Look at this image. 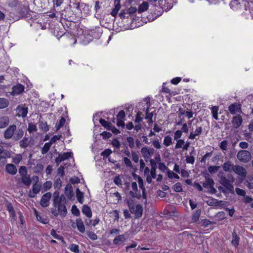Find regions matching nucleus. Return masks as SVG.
<instances>
[{
  "label": "nucleus",
  "instance_id": "nucleus-1",
  "mask_svg": "<svg viewBox=\"0 0 253 253\" xmlns=\"http://www.w3.org/2000/svg\"><path fill=\"white\" fill-rule=\"evenodd\" d=\"M237 159L241 162L246 163L252 159L251 153L247 150H240L237 154Z\"/></svg>",
  "mask_w": 253,
  "mask_h": 253
},
{
  "label": "nucleus",
  "instance_id": "nucleus-2",
  "mask_svg": "<svg viewBox=\"0 0 253 253\" xmlns=\"http://www.w3.org/2000/svg\"><path fill=\"white\" fill-rule=\"evenodd\" d=\"M16 130V126L15 125L10 126L4 132V137L5 139L11 138L14 135V132Z\"/></svg>",
  "mask_w": 253,
  "mask_h": 253
},
{
  "label": "nucleus",
  "instance_id": "nucleus-3",
  "mask_svg": "<svg viewBox=\"0 0 253 253\" xmlns=\"http://www.w3.org/2000/svg\"><path fill=\"white\" fill-rule=\"evenodd\" d=\"M51 197V194L50 192H47L44 194L42 197L40 204L42 207L45 208L49 205V201Z\"/></svg>",
  "mask_w": 253,
  "mask_h": 253
},
{
  "label": "nucleus",
  "instance_id": "nucleus-4",
  "mask_svg": "<svg viewBox=\"0 0 253 253\" xmlns=\"http://www.w3.org/2000/svg\"><path fill=\"white\" fill-rule=\"evenodd\" d=\"M233 171L239 175L245 177L247 175V172L246 169L242 166L235 165L233 169Z\"/></svg>",
  "mask_w": 253,
  "mask_h": 253
},
{
  "label": "nucleus",
  "instance_id": "nucleus-5",
  "mask_svg": "<svg viewBox=\"0 0 253 253\" xmlns=\"http://www.w3.org/2000/svg\"><path fill=\"white\" fill-rule=\"evenodd\" d=\"M72 14V11L70 8H67L66 9L62 11L61 17L62 19H64L68 21H71Z\"/></svg>",
  "mask_w": 253,
  "mask_h": 253
},
{
  "label": "nucleus",
  "instance_id": "nucleus-6",
  "mask_svg": "<svg viewBox=\"0 0 253 253\" xmlns=\"http://www.w3.org/2000/svg\"><path fill=\"white\" fill-rule=\"evenodd\" d=\"M11 156L10 153L7 151H3L0 153V166L5 165L6 162V158H10Z\"/></svg>",
  "mask_w": 253,
  "mask_h": 253
},
{
  "label": "nucleus",
  "instance_id": "nucleus-7",
  "mask_svg": "<svg viewBox=\"0 0 253 253\" xmlns=\"http://www.w3.org/2000/svg\"><path fill=\"white\" fill-rule=\"evenodd\" d=\"M65 194L69 200H72L74 197V193L71 184L68 183L66 185L65 188Z\"/></svg>",
  "mask_w": 253,
  "mask_h": 253
},
{
  "label": "nucleus",
  "instance_id": "nucleus-8",
  "mask_svg": "<svg viewBox=\"0 0 253 253\" xmlns=\"http://www.w3.org/2000/svg\"><path fill=\"white\" fill-rule=\"evenodd\" d=\"M57 210L60 216L65 217L67 213V210L65 204H57Z\"/></svg>",
  "mask_w": 253,
  "mask_h": 253
},
{
  "label": "nucleus",
  "instance_id": "nucleus-9",
  "mask_svg": "<svg viewBox=\"0 0 253 253\" xmlns=\"http://www.w3.org/2000/svg\"><path fill=\"white\" fill-rule=\"evenodd\" d=\"M6 210L9 213L10 216L14 220H15L16 219V215L12 204L10 202H7L6 203Z\"/></svg>",
  "mask_w": 253,
  "mask_h": 253
},
{
  "label": "nucleus",
  "instance_id": "nucleus-10",
  "mask_svg": "<svg viewBox=\"0 0 253 253\" xmlns=\"http://www.w3.org/2000/svg\"><path fill=\"white\" fill-rule=\"evenodd\" d=\"M24 89V86L21 84H18L12 87V90L11 94L13 95L19 94L22 93Z\"/></svg>",
  "mask_w": 253,
  "mask_h": 253
},
{
  "label": "nucleus",
  "instance_id": "nucleus-11",
  "mask_svg": "<svg viewBox=\"0 0 253 253\" xmlns=\"http://www.w3.org/2000/svg\"><path fill=\"white\" fill-rule=\"evenodd\" d=\"M5 171L9 174L15 175L17 171L16 166L12 164H8L5 166Z\"/></svg>",
  "mask_w": 253,
  "mask_h": 253
},
{
  "label": "nucleus",
  "instance_id": "nucleus-12",
  "mask_svg": "<svg viewBox=\"0 0 253 253\" xmlns=\"http://www.w3.org/2000/svg\"><path fill=\"white\" fill-rule=\"evenodd\" d=\"M242 122V117L240 115H238L233 118L232 123L234 127L237 128L241 125Z\"/></svg>",
  "mask_w": 253,
  "mask_h": 253
},
{
  "label": "nucleus",
  "instance_id": "nucleus-13",
  "mask_svg": "<svg viewBox=\"0 0 253 253\" xmlns=\"http://www.w3.org/2000/svg\"><path fill=\"white\" fill-rule=\"evenodd\" d=\"M16 111H17L19 116H22L23 118H24L27 115L28 107L18 105L16 108Z\"/></svg>",
  "mask_w": 253,
  "mask_h": 253
},
{
  "label": "nucleus",
  "instance_id": "nucleus-14",
  "mask_svg": "<svg viewBox=\"0 0 253 253\" xmlns=\"http://www.w3.org/2000/svg\"><path fill=\"white\" fill-rule=\"evenodd\" d=\"M234 166H235V165H234L230 161H228L224 163L222 166V168L224 171L230 172L232 170L233 171Z\"/></svg>",
  "mask_w": 253,
  "mask_h": 253
},
{
  "label": "nucleus",
  "instance_id": "nucleus-15",
  "mask_svg": "<svg viewBox=\"0 0 253 253\" xmlns=\"http://www.w3.org/2000/svg\"><path fill=\"white\" fill-rule=\"evenodd\" d=\"M150 162L151 165V174L153 178H155L156 177V170L157 167L156 163L153 159H151Z\"/></svg>",
  "mask_w": 253,
  "mask_h": 253
},
{
  "label": "nucleus",
  "instance_id": "nucleus-16",
  "mask_svg": "<svg viewBox=\"0 0 253 253\" xmlns=\"http://www.w3.org/2000/svg\"><path fill=\"white\" fill-rule=\"evenodd\" d=\"M240 237L237 235L235 230L232 232V240L231 241L232 244L237 248L239 244Z\"/></svg>",
  "mask_w": 253,
  "mask_h": 253
},
{
  "label": "nucleus",
  "instance_id": "nucleus-17",
  "mask_svg": "<svg viewBox=\"0 0 253 253\" xmlns=\"http://www.w3.org/2000/svg\"><path fill=\"white\" fill-rule=\"evenodd\" d=\"M82 211L83 214H85L87 217L92 216V211L89 207L87 205H84L82 209Z\"/></svg>",
  "mask_w": 253,
  "mask_h": 253
},
{
  "label": "nucleus",
  "instance_id": "nucleus-18",
  "mask_svg": "<svg viewBox=\"0 0 253 253\" xmlns=\"http://www.w3.org/2000/svg\"><path fill=\"white\" fill-rule=\"evenodd\" d=\"M143 212V208L142 206L138 204L135 207V218H139L142 216Z\"/></svg>",
  "mask_w": 253,
  "mask_h": 253
},
{
  "label": "nucleus",
  "instance_id": "nucleus-19",
  "mask_svg": "<svg viewBox=\"0 0 253 253\" xmlns=\"http://www.w3.org/2000/svg\"><path fill=\"white\" fill-rule=\"evenodd\" d=\"M76 221L79 231L82 233H84L85 232V227L82 220L81 218H77Z\"/></svg>",
  "mask_w": 253,
  "mask_h": 253
},
{
  "label": "nucleus",
  "instance_id": "nucleus-20",
  "mask_svg": "<svg viewBox=\"0 0 253 253\" xmlns=\"http://www.w3.org/2000/svg\"><path fill=\"white\" fill-rule=\"evenodd\" d=\"M9 118L7 116L1 117L0 118V128L6 127L9 124Z\"/></svg>",
  "mask_w": 253,
  "mask_h": 253
},
{
  "label": "nucleus",
  "instance_id": "nucleus-21",
  "mask_svg": "<svg viewBox=\"0 0 253 253\" xmlns=\"http://www.w3.org/2000/svg\"><path fill=\"white\" fill-rule=\"evenodd\" d=\"M149 7V3L147 1H144L141 4L138 9V12L140 13L146 11Z\"/></svg>",
  "mask_w": 253,
  "mask_h": 253
},
{
  "label": "nucleus",
  "instance_id": "nucleus-22",
  "mask_svg": "<svg viewBox=\"0 0 253 253\" xmlns=\"http://www.w3.org/2000/svg\"><path fill=\"white\" fill-rule=\"evenodd\" d=\"M126 239L125 238L124 235H120L116 236L113 240V243L115 245H120L122 243H123L124 241H125Z\"/></svg>",
  "mask_w": 253,
  "mask_h": 253
},
{
  "label": "nucleus",
  "instance_id": "nucleus-23",
  "mask_svg": "<svg viewBox=\"0 0 253 253\" xmlns=\"http://www.w3.org/2000/svg\"><path fill=\"white\" fill-rule=\"evenodd\" d=\"M9 105V100L5 98H0V109L6 108Z\"/></svg>",
  "mask_w": 253,
  "mask_h": 253
},
{
  "label": "nucleus",
  "instance_id": "nucleus-24",
  "mask_svg": "<svg viewBox=\"0 0 253 253\" xmlns=\"http://www.w3.org/2000/svg\"><path fill=\"white\" fill-rule=\"evenodd\" d=\"M76 195L78 202L82 204L84 202V193L81 192L78 188L76 189Z\"/></svg>",
  "mask_w": 253,
  "mask_h": 253
},
{
  "label": "nucleus",
  "instance_id": "nucleus-25",
  "mask_svg": "<svg viewBox=\"0 0 253 253\" xmlns=\"http://www.w3.org/2000/svg\"><path fill=\"white\" fill-rule=\"evenodd\" d=\"M23 130L22 129H18L14 135L13 139L16 141L18 140L23 137Z\"/></svg>",
  "mask_w": 253,
  "mask_h": 253
},
{
  "label": "nucleus",
  "instance_id": "nucleus-26",
  "mask_svg": "<svg viewBox=\"0 0 253 253\" xmlns=\"http://www.w3.org/2000/svg\"><path fill=\"white\" fill-rule=\"evenodd\" d=\"M21 181L26 186H30L32 182V180L29 175H26L25 176H22Z\"/></svg>",
  "mask_w": 253,
  "mask_h": 253
},
{
  "label": "nucleus",
  "instance_id": "nucleus-27",
  "mask_svg": "<svg viewBox=\"0 0 253 253\" xmlns=\"http://www.w3.org/2000/svg\"><path fill=\"white\" fill-rule=\"evenodd\" d=\"M39 128L44 132H47L49 130L48 126L46 122L40 121L39 122Z\"/></svg>",
  "mask_w": 253,
  "mask_h": 253
},
{
  "label": "nucleus",
  "instance_id": "nucleus-28",
  "mask_svg": "<svg viewBox=\"0 0 253 253\" xmlns=\"http://www.w3.org/2000/svg\"><path fill=\"white\" fill-rule=\"evenodd\" d=\"M99 123L103 126L106 128L107 130H109L111 126H112L110 122H107L102 118L99 120Z\"/></svg>",
  "mask_w": 253,
  "mask_h": 253
},
{
  "label": "nucleus",
  "instance_id": "nucleus-29",
  "mask_svg": "<svg viewBox=\"0 0 253 253\" xmlns=\"http://www.w3.org/2000/svg\"><path fill=\"white\" fill-rule=\"evenodd\" d=\"M20 146L22 148H25L29 145L28 137H24L22 140L19 142Z\"/></svg>",
  "mask_w": 253,
  "mask_h": 253
},
{
  "label": "nucleus",
  "instance_id": "nucleus-30",
  "mask_svg": "<svg viewBox=\"0 0 253 253\" xmlns=\"http://www.w3.org/2000/svg\"><path fill=\"white\" fill-rule=\"evenodd\" d=\"M201 213V210H198L193 215L192 220L193 222H197L199 220V217Z\"/></svg>",
  "mask_w": 253,
  "mask_h": 253
},
{
  "label": "nucleus",
  "instance_id": "nucleus-31",
  "mask_svg": "<svg viewBox=\"0 0 253 253\" xmlns=\"http://www.w3.org/2000/svg\"><path fill=\"white\" fill-rule=\"evenodd\" d=\"M51 143L50 142H47V143H45L43 146V147L42 148V154H46L49 150L50 149V147H51Z\"/></svg>",
  "mask_w": 253,
  "mask_h": 253
},
{
  "label": "nucleus",
  "instance_id": "nucleus-32",
  "mask_svg": "<svg viewBox=\"0 0 253 253\" xmlns=\"http://www.w3.org/2000/svg\"><path fill=\"white\" fill-rule=\"evenodd\" d=\"M72 155V152L64 153L63 154H59V157L61 158V160H62L63 161L67 160L70 157H71Z\"/></svg>",
  "mask_w": 253,
  "mask_h": 253
},
{
  "label": "nucleus",
  "instance_id": "nucleus-33",
  "mask_svg": "<svg viewBox=\"0 0 253 253\" xmlns=\"http://www.w3.org/2000/svg\"><path fill=\"white\" fill-rule=\"evenodd\" d=\"M220 167L218 166H211L208 168V170L211 174H214L217 172Z\"/></svg>",
  "mask_w": 253,
  "mask_h": 253
},
{
  "label": "nucleus",
  "instance_id": "nucleus-34",
  "mask_svg": "<svg viewBox=\"0 0 253 253\" xmlns=\"http://www.w3.org/2000/svg\"><path fill=\"white\" fill-rule=\"evenodd\" d=\"M211 184H214V181L212 178H207L206 182L203 183V186L205 188H209Z\"/></svg>",
  "mask_w": 253,
  "mask_h": 253
},
{
  "label": "nucleus",
  "instance_id": "nucleus-35",
  "mask_svg": "<svg viewBox=\"0 0 253 253\" xmlns=\"http://www.w3.org/2000/svg\"><path fill=\"white\" fill-rule=\"evenodd\" d=\"M237 104L236 103H233L231 104L228 107V110L232 114H235L236 111L237 109Z\"/></svg>",
  "mask_w": 253,
  "mask_h": 253
},
{
  "label": "nucleus",
  "instance_id": "nucleus-36",
  "mask_svg": "<svg viewBox=\"0 0 253 253\" xmlns=\"http://www.w3.org/2000/svg\"><path fill=\"white\" fill-rule=\"evenodd\" d=\"M141 152L145 159L149 158L148 148L147 146L143 147Z\"/></svg>",
  "mask_w": 253,
  "mask_h": 253
},
{
  "label": "nucleus",
  "instance_id": "nucleus-37",
  "mask_svg": "<svg viewBox=\"0 0 253 253\" xmlns=\"http://www.w3.org/2000/svg\"><path fill=\"white\" fill-rule=\"evenodd\" d=\"M211 111H212V117L215 120H218V116H217V112L218 111V106H213L211 108Z\"/></svg>",
  "mask_w": 253,
  "mask_h": 253
},
{
  "label": "nucleus",
  "instance_id": "nucleus-38",
  "mask_svg": "<svg viewBox=\"0 0 253 253\" xmlns=\"http://www.w3.org/2000/svg\"><path fill=\"white\" fill-rule=\"evenodd\" d=\"M53 205L55 207L57 206V200H58L59 197V192L58 191H55L53 193Z\"/></svg>",
  "mask_w": 253,
  "mask_h": 253
},
{
  "label": "nucleus",
  "instance_id": "nucleus-39",
  "mask_svg": "<svg viewBox=\"0 0 253 253\" xmlns=\"http://www.w3.org/2000/svg\"><path fill=\"white\" fill-rule=\"evenodd\" d=\"M172 143V138L169 136H166L164 140V144L166 146H169Z\"/></svg>",
  "mask_w": 253,
  "mask_h": 253
},
{
  "label": "nucleus",
  "instance_id": "nucleus-40",
  "mask_svg": "<svg viewBox=\"0 0 253 253\" xmlns=\"http://www.w3.org/2000/svg\"><path fill=\"white\" fill-rule=\"evenodd\" d=\"M19 173L21 176H24L27 174V169L25 166H21L19 169Z\"/></svg>",
  "mask_w": 253,
  "mask_h": 253
},
{
  "label": "nucleus",
  "instance_id": "nucleus-41",
  "mask_svg": "<svg viewBox=\"0 0 253 253\" xmlns=\"http://www.w3.org/2000/svg\"><path fill=\"white\" fill-rule=\"evenodd\" d=\"M41 186L40 184H38L37 183H35L33 185L32 191L33 193L37 194H38L41 190Z\"/></svg>",
  "mask_w": 253,
  "mask_h": 253
},
{
  "label": "nucleus",
  "instance_id": "nucleus-42",
  "mask_svg": "<svg viewBox=\"0 0 253 253\" xmlns=\"http://www.w3.org/2000/svg\"><path fill=\"white\" fill-rule=\"evenodd\" d=\"M69 249L72 252L75 253H79V246L76 244H72L70 247Z\"/></svg>",
  "mask_w": 253,
  "mask_h": 253
},
{
  "label": "nucleus",
  "instance_id": "nucleus-43",
  "mask_svg": "<svg viewBox=\"0 0 253 253\" xmlns=\"http://www.w3.org/2000/svg\"><path fill=\"white\" fill-rule=\"evenodd\" d=\"M174 190L176 192H181L182 191L181 184L180 182H177L173 186Z\"/></svg>",
  "mask_w": 253,
  "mask_h": 253
},
{
  "label": "nucleus",
  "instance_id": "nucleus-44",
  "mask_svg": "<svg viewBox=\"0 0 253 253\" xmlns=\"http://www.w3.org/2000/svg\"><path fill=\"white\" fill-rule=\"evenodd\" d=\"M28 130L29 132H35L37 130L36 126L31 123L29 124Z\"/></svg>",
  "mask_w": 253,
  "mask_h": 253
},
{
  "label": "nucleus",
  "instance_id": "nucleus-45",
  "mask_svg": "<svg viewBox=\"0 0 253 253\" xmlns=\"http://www.w3.org/2000/svg\"><path fill=\"white\" fill-rule=\"evenodd\" d=\"M225 189H226L227 194L229 193L232 194H234V186L231 183L226 186Z\"/></svg>",
  "mask_w": 253,
  "mask_h": 253
},
{
  "label": "nucleus",
  "instance_id": "nucleus-46",
  "mask_svg": "<svg viewBox=\"0 0 253 253\" xmlns=\"http://www.w3.org/2000/svg\"><path fill=\"white\" fill-rule=\"evenodd\" d=\"M50 234L55 239L58 240H62L63 237L60 235L56 234V232L54 229H51L50 231Z\"/></svg>",
  "mask_w": 253,
  "mask_h": 253
},
{
  "label": "nucleus",
  "instance_id": "nucleus-47",
  "mask_svg": "<svg viewBox=\"0 0 253 253\" xmlns=\"http://www.w3.org/2000/svg\"><path fill=\"white\" fill-rule=\"evenodd\" d=\"M43 169V166L42 164H38L35 167V172L37 173H41Z\"/></svg>",
  "mask_w": 253,
  "mask_h": 253
},
{
  "label": "nucleus",
  "instance_id": "nucleus-48",
  "mask_svg": "<svg viewBox=\"0 0 253 253\" xmlns=\"http://www.w3.org/2000/svg\"><path fill=\"white\" fill-rule=\"evenodd\" d=\"M72 213L76 216H79L80 215V211L77 208L76 205H73L72 207Z\"/></svg>",
  "mask_w": 253,
  "mask_h": 253
},
{
  "label": "nucleus",
  "instance_id": "nucleus-49",
  "mask_svg": "<svg viewBox=\"0 0 253 253\" xmlns=\"http://www.w3.org/2000/svg\"><path fill=\"white\" fill-rule=\"evenodd\" d=\"M86 233L88 237L92 240H95L97 239V236L94 232L88 231Z\"/></svg>",
  "mask_w": 253,
  "mask_h": 253
},
{
  "label": "nucleus",
  "instance_id": "nucleus-50",
  "mask_svg": "<svg viewBox=\"0 0 253 253\" xmlns=\"http://www.w3.org/2000/svg\"><path fill=\"white\" fill-rule=\"evenodd\" d=\"M235 191H236L237 194L239 196H241L244 197L246 196V192L244 190H243L239 188H236Z\"/></svg>",
  "mask_w": 253,
  "mask_h": 253
},
{
  "label": "nucleus",
  "instance_id": "nucleus-51",
  "mask_svg": "<svg viewBox=\"0 0 253 253\" xmlns=\"http://www.w3.org/2000/svg\"><path fill=\"white\" fill-rule=\"evenodd\" d=\"M126 140L127 142L128 143V145L129 147L131 148H133L134 147V143L133 137L131 136L127 137L126 138Z\"/></svg>",
  "mask_w": 253,
  "mask_h": 253
},
{
  "label": "nucleus",
  "instance_id": "nucleus-52",
  "mask_svg": "<svg viewBox=\"0 0 253 253\" xmlns=\"http://www.w3.org/2000/svg\"><path fill=\"white\" fill-rule=\"evenodd\" d=\"M112 152L111 150L107 149L101 152V156L103 157L107 158L112 153Z\"/></svg>",
  "mask_w": 253,
  "mask_h": 253
},
{
  "label": "nucleus",
  "instance_id": "nucleus-53",
  "mask_svg": "<svg viewBox=\"0 0 253 253\" xmlns=\"http://www.w3.org/2000/svg\"><path fill=\"white\" fill-rule=\"evenodd\" d=\"M101 135L102 136L103 139H108V138L111 137L112 136V134L111 133H110L109 132L104 131L102 133H101Z\"/></svg>",
  "mask_w": 253,
  "mask_h": 253
},
{
  "label": "nucleus",
  "instance_id": "nucleus-54",
  "mask_svg": "<svg viewBox=\"0 0 253 253\" xmlns=\"http://www.w3.org/2000/svg\"><path fill=\"white\" fill-rule=\"evenodd\" d=\"M228 142L227 140L222 141L219 145L220 148L222 150H226L227 149Z\"/></svg>",
  "mask_w": 253,
  "mask_h": 253
},
{
  "label": "nucleus",
  "instance_id": "nucleus-55",
  "mask_svg": "<svg viewBox=\"0 0 253 253\" xmlns=\"http://www.w3.org/2000/svg\"><path fill=\"white\" fill-rule=\"evenodd\" d=\"M216 203L217 206H220L222 208H225L228 205V202L224 201H217Z\"/></svg>",
  "mask_w": 253,
  "mask_h": 253
},
{
  "label": "nucleus",
  "instance_id": "nucleus-56",
  "mask_svg": "<svg viewBox=\"0 0 253 253\" xmlns=\"http://www.w3.org/2000/svg\"><path fill=\"white\" fill-rule=\"evenodd\" d=\"M62 181L60 178H58L54 183V188L59 189L61 186Z\"/></svg>",
  "mask_w": 253,
  "mask_h": 253
},
{
  "label": "nucleus",
  "instance_id": "nucleus-57",
  "mask_svg": "<svg viewBox=\"0 0 253 253\" xmlns=\"http://www.w3.org/2000/svg\"><path fill=\"white\" fill-rule=\"evenodd\" d=\"M229 180H230L227 179L226 177L221 180H219V182L224 187H226V186H228V185L231 183Z\"/></svg>",
  "mask_w": 253,
  "mask_h": 253
},
{
  "label": "nucleus",
  "instance_id": "nucleus-58",
  "mask_svg": "<svg viewBox=\"0 0 253 253\" xmlns=\"http://www.w3.org/2000/svg\"><path fill=\"white\" fill-rule=\"evenodd\" d=\"M64 169V167L63 165H61L57 169L58 174H60L62 177H63L65 175Z\"/></svg>",
  "mask_w": 253,
  "mask_h": 253
},
{
  "label": "nucleus",
  "instance_id": "nucleus-59",
  "mask_svg": "<svg viewBox=\"0 0 253 253\" xmlns=\"http://www.w3.org/2000/svg\"><path fill=\"white\" fill-rule=\"evenodd\" d=\"M217 201V200L216 199L211 198V201H207V204L209 206H217V205H216Z\"/></svg>",
  "mask_w": 253,
  "mask_h": 253
},
{
  "label": "nucleus",
  "instance_id": "nucleus-60",
  "mask_svg": "<svg viewBox=\"0 0 253 253\" xmlns=\"http://www.w3.org/2000/svg\"><path fill=\"white\" fill-rule=\"evenodd\" d=\"M66 199L64 195H61L60 197L59 198L58 200H57V204H65L66 203Z\"/></svg>",
  "mask_w": 253,
  "mask_h": 253
},
{
  "label": "nucleus",
  "instance_id": "nucleus-61",
  "mask_svg": "<svg viewBox=\"0 0 253 253\" xmlns=\"http://www.w3.org/2000/svg\"><path fill=\"white\" fill-rule=\"evenodd\" d=\"M186 161L187 163L193 164L195 162V158L193 156H187L186 157Z\"/></svg>",
  "mask_w": 253,
  "mask_h": 253
},
{
  "label": "nucleus",
  "instance_id": "nucleus-62",
  "mask_svg": "<svg viewBox=\"0 0 253 253\" xmlns=\"http://www.w3.org/2000/svg\"><path fill=\"white\" fill-rule=\"evenodd\" d=\"M212 222L209 220L205 219L201 221L202 225L204 227H207L209 225L211 224Z\"/></svg>",
  "mask_w": 253,
  "mask_h": 253
},
{
  "label": "nucleus",
  "instance_id": "nucleus-63",
  "mask_svg": "<svg viewBox=\"0 0 253 253\" xmlns=\"http://www.w3.org/2000/svg\"><path fill=\"white\" fill-rule=\"evenodd\" d=\"M111 144L113 146L115 147L116 148H118V149H119L120 147V142L117 138H115L112 141Z\"/></svg>",
  "mask_w": 253,
  "mask_h": 253
},
{
  "label": "nucleus",
  "instance_id": "nucleus-64",
  "mask_svg": "<svg viewBox=\"0 0 253 253\" xmlns=\"http://www.w3.org/2000/svg\"><path fill=\"white\" fill-rule=\"evenodd\" d=\"M52 186V183L50 181H47L45 182L43 184V188H44L45 191H47L49 190Z\"/></svg>",
  "mask_w": 253,
  "mask_h": 253
}]
</instances>
